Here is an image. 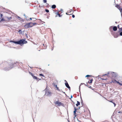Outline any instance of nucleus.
<instances>
[{
    "mask_svg": "<svg viewBox=\"0 0 122 122\" xmlns=\"http://www.w3.org/2000/svg\"><path fill=\"white\" fill-rule=\"evenodd\" d=\"M10 42L14 43L16 44H19L21 45L22 44H24L26 43H27V41H25L24 39L20 40L18 41H10Z\"/></svg>",
    "mask_w": 122,
    "mask_h": 122,
    "instance_id": "obj_1",
    "label": "nucleus"
},
{
    "mask_svg": "<svg viewBox=\"0 0 122 122\" xmlns=\"http://www.w3.org/2000/svg\"><path fill=\"white\" fill-rule=\"evenodd\" d=\"M36 23L30 22L26 23L24 25V27L25 29H27L33 26L37 25Z\"/></svg>",
    "mask_w": 122,
    "mask_h": 122,
    "instance_id": "obj_2",
    "label": "nucleus"
},
{
    "mask_svg": "<svg viewBox=\"0 0 122 122\" xmlns=\"http://www.w3.org/2000/svg\"><path fill=\"white\" fill-rule=\"evenodd\" d=\"M108 74L110 75V76H111L113 77H116V73L113 72H108Z\"/></svg>",
    "mask_w": 122,
    "mask_h": 122,
    "instance_id": "obj_3",
    "label": "nucleus"
},
{
    "mask_svg": "<svg viewBox=\"0 0 122 122\" xmlns=\"http://www.w3.org/2000/svg\"><path fill=\"white\" fill-rule=\"evenodd\" d=\"M5 22H8L10 21V20L12 19V16L8 17L7 16H5Z\"/></svg>",
    "mask_w": 122,
    "mask_h": 122,
    "instance_id": "obj_4",
    "label": "nucleus"
},
{
    "mask_svg": "<svg viewBox=\"0 0 122 122\" xmlns=\"http://www.w3.org/2000/svg\"><path fill=\"white\" fill-rule=\"evenodd\" d=\"M79 107L78 108H76V107H74V110L73 112V114L75 116V117H76L77 115V114L76 113V111L77 110L79 109Z\"/></svg>",
    "mask_w": 122,
    "mask_h": 122,
    "instance_id": "obj_5",
    "label": "nucleus"
},
{
    "mask_svg": "<svg viewBox=\"0 0 122 122\" xmlns=\"http://www.w3.org/2000/svg\"><path fill=\"white\" fill-rule=\"evenodd\" d=\"M55 103L56 105H57L58 106H60L62 104L61 102H59L58 101H56Z\"/></svg>",
    "mask_w": 122,
    "mask_h": 122,
    "instance_id": "obj_6",
    "label": "nucleus"
},
{
    "mask_svg": "<svg viewBox=\"0 0 122 122\" xmlns=\"http://www.w3.org/2000/svg\"><path fill=\"white\" fill-rule=\"evenodd\" d=\"M115 7L118 8L120 11L122 10V8H121L119 5L116 4V5Z\"/></svg>",
    "mask_w": 122,
    "mask_h": 122,
    "instance_id": "obj_7",
    "label": "nucleus"
},
{
    "mask_svg": "<svg viewBox=\"0 0 122 122\" xmlns=\"http://www.w3.org/2000/svg\"><path fill=\"white\" fill-rule=\"evenodd\" d=\"M105 76H108V75L107 74H105L104 75H103L101 77V79L103 80H106L107 79V78H105L104 77Z\"/></svg>",
    "mask_w": 122,
    "mask_h": 122,
    "instance_id": "obj_8",
    "label": "nucleus"
},
{
    "mask_svg": "<svg viewBox=\"0 0 122 122\" xmlns=\"http://www.w3.org/2000/svg\"><path fill=\"white\" fill-rule=\"evenodd\" d=\"M65 85L69 89H70V86H69V85H68L67 81L66 80H65Z\"/></svg>",
    "mask_w": 122,
    "mask_h": 122,
    "instance_id": "obj_9",
    "label": "nucleus"
},
{
    "mask_svg": "<svg viewBox=\"0 0 122 122\" xmlns=\"http://www.w3.org/2000/svg\"><path fill=\"white\" fill-rule=\"evenodd\" d=\"M46 94L47 95H51L52 94V93L50 92H46Z\"/></svg>",
    "mask_w": 122,
    "mask_h": 122,
    "instance_id": "obj_10",
    "label": "nucleus"
},
{
    "mask_svg": "<svg viewBox=\"0 0 122 122\" xmlns=\"http://www.w3.org/2000/svg\"><path fill=\"white\" fill-rule=\"evenodd\" d=\"M119 36V35L117 33H115L114 34V36L115 38H117L118 36Z\"/></svg>",
    "mask_w": 122,
    "mask_h": 122,
    "instance_id": "obj_11",
    "label": "nucleus"
},
{
    "mask_svg": "<svg viewBox=\"0 0 122 122\" xmlns=\"http://www.w3.org/2000/svg\"><path fill=\"white\" fill-rule=\"evenodd\" d=\"M33 78L34 79H36L37 81H38V78L36 76H34V75L33 76H32Z\"/></svg>",
    "mask_w": 122,
    "mask_h": 122,
    "instance_id": "obj_12",
    "label": "nucleus"
},
{
    "mask_svg": "<svg viewBox=\"0 0 122 122\" xmlns=\"http://www.w3.org/2000/svg\"><path fill=\"white\" fill-rule=\"evenodd\" d=\"M113 30L114 31H116L117 29V28L116 26H114L113 28Z\"/></svg>",
    "mask_w": 122,
    "mask_h": 122,
    "instance_id": "obj_13",
    "label": "nucleus"
},
{
    "mask_svg": "<svg viewBox=\"0 0 122 122\" xmlns=\"http://www.w3.org/2000/svg\"><path fill=\"white\" fill-rule=\"evenodd\" d=\"M61 113L60 112H58V114H57V116L58 117H59L60 116H61Z\"/></svg>",
    "mask_w": 122,
    "mask_h": 122,
    "instance_id": "obj_14",
    "label": "nucleus"
},
{
    "mask_svg": "<svg viewBox=\"0 0 122 122\" xmlns=\"http://www.w3.org/2000/svg\"><path fill=\"white\" fill-rule=\"evenodd\" d=\"M5 17H4V18H2L1 20L0 21V22H1L2 21H5Z\"/></svg>",
    "mask_w": 122,
    "mask_h": 122,
    "instance_id": "obj_15",
    "label": "nucleus"
},
{
    "mask_svg": "<svg viewBox=\"0 0 122 122\" xmlns=\"http://www.w3.org/2000/svg\"><path fill=\"white\" fill-rule=\"evenodd\" d=\"M43 45L44 46V47H43V48H44V49H45V48H46V43L44 42L43 44Z\"/></svg>",
    "mask_w": 122,
    "mask_h": 122,
    "instance_id": "obj_16",
    "label": "nucleus"
},
{
    "mask_svg": "<svg viewBox=\"0 0 122 122\" xmlns=\"http://www.w3.org/2000/svg\"><path fill=\"white\" fill-rule=\"evenodd\" d=\"M56 7V6L55 5H52L51 6V8L53 9H55Z\"/></svg>",
    "mask_w": 122,
    "mask_h": 122,
    "instance_id": "obj_17",
    "label": "nucleus"
},
{
    "mask_svg": "<svg viewBox=\"0 0 122 122\" xmlns=\"http://www.w3.org/2000/svg\"><path fill=\"white\" fill-rule=\"evenodd\" d=\"M16 18H17V19H18V20H20L21 21L22 20V18H20V17L19 16H17Z\"/></svg>",
    "mask_w": 122,
    "mask_h": 122,
    "instance_id": "obj_18",
    "label": "nucleus"
},
{
    "mask_svg": "<svg viewBox=\"0 0 122 122\" xmlns=\"http://www.w3.org/2000/svg\"><path fill=\"white\" fill-rule=\"evenodd\" d=\"M93 79L92 78V79H91L89 81H88V83H92V81H93Z\"/></svg>",
    "mask_w": 122,
    "mask_h": 122,
    "instance_id": "obj_19",
    "label": "nucleus"
},
{
    "mask_svg": "<svg viewBox=\"0 0 122 122\" xmlns=\"http://www.w3.org/2000/svg\"><path fill=\"white\" fill-rule=\"evenodd\" d=\"M71 11L70 12V11L68 12V11L67 12H66V14L67 15H71V13L70 14H69V13H71Z\"/></svg>",
    "mask_w": 122,
    "mask_h": 122,
    "instance_id": "obj_20",
    "label": "nucleus"
},
{
    "mask_svg": "<svg viewBox=\"0 0 122 122\" xmlns=\"http://www.w3.org/2000/svg\"><path fill=\"white\" fill-rule=\"evenodd\" d=\"M77 103L76 104V106H77L78 105H80V103L79 102L77 101Z\"/></svg>",
    "mask_w": 122,
    "mask_h": 122,
    "instance_id": "obj_21",
    "label": "nucleus"
},
{
    "mask_svg": "<svg viewBox=\"0 0 122 122\" xmlns=\"http://www.w3.org/2000/svg\"><path fill=\"white\" fill-rule=\"evenodd\" d=\"M55 14L56 15V17L58 16V15L59 14V11H58L56 13H55Z\"/></svg>",
    "mask_w": 122,
    "mask_h": 122,
    "instance_id": "obj_22",
    "label": "nucleus"
},
{
    "mask_svg": "<svg viewBox=\"0 0 122 122\" xmlns=\"http://www.w3.org/2000/svg\"><path fill=\"white\" fill-rule=\"evenodd\" d=\"M29 73L30 75H31L32 76H33L34 75V74H32L31 72H29Z\"/></svg>",
    "mask_w": 122,
    "mask_h": 122,
    "instance_id": "obj_23",
    "label": "nucleus"
},
{
    "mask_svg": "<svg viewBox=\"0 0 122 122\" xmlns=\"http://www.w3.org/2000/svg\"><path fill=\"white\" fill-rule=\"evenodd\" d=\"M116 81H117L116 80H115L114 81L112 80V81H111V82H110V83H111L112 82H113V83H115V82H116Z\"/></svg>",
    "mask_w": 122,
    "mask_h": 122,
    "instance_id": "obj_24",
    "label": "nucleus"
},
{
    "mask_svg": "<svg viewBox=\"0 0 122 122\" xmlns=\"http://www.w3.org/2000/svg\"><path fill=\"white\" fill-rule=\"evenodd\" d=\"M62 16V15H61L60 14H59L58 15V16L59 17H61Z\"/></svg>",
    "mask_w": 122,
    "mask_h": 122,
    "instance_id": "obj_25",
    "label": "nucleus"
},
{
    "mask_svg": "<svg viewBox=\"0 0 122 122\" xmlns=\"http://www.w3.org/2000/svg\"><path fill=\"white\" fill-rule=\"evenodd\" d=\"M116 82L118 83L119 85H122V83H121L118 81H116Z\"/></svg>",
    "mask_w": 122,
    "mask_h": 122,
    "instance_id": "obj_26",
    "label": "nucleus"
},
{
    "mask_svg": "<svg viewBox=\"0 0 122 122\" xmlns=\"http://www.w3.org/2000/svg\"><path fill=\"white\" fill-rule=\"evenodd\" d=\"M83 84H84L86 86H87V85H86V84H85L84 83H81V84H80V86L81 85H83Z\"/></svg>",
    "mask_w": 122,
    "mask_h": 122,
    "instance_id": "obj_27",
    "label": "nucleus"
},
{
    "mask_svg": "<svg viewBox=\"0 0 122 122\" xmlns=\"http://www.w3.org/2000/svg\"><path fill=\"white\" fill-rule=\"evenodd\" d=\"M45 10L47 12H49V10H48V9H46Z\"/></svg>",
    "mask_w": 122,
    "mask_h": 122,
    "instance_id": "obj_28",
    "label": "nucleus"
},
{
    "mask_svg": "<svg viewBox=\"0 0 122 122\" xmlns=\"http://www.w3.org/2000/svg\"><path fill=\"white\" fill-rule=\"evenodd\" d=\"M32 19L33 20V21H35L36 20V18H32Z\"/></svg>",
    "mask_w": 122,
    "mask_h": 122,
    "instance_id": "obj_29",
    "label": "nucleus"
},
{
    "mask_svg": "<svg viewBox=\"0 0 122 122\" xmlns=\"http://www.w3.org/2000/svg\"><path fill=\"white\" fill-rule=\"evenodd\" d=\"M39 75L40 76H42L43 77H44V75L43 74H40Z\"/></svg>",
    "mask_w": 122,
    "mask_h": 122,
    "instance_id": "obj_30",
    "label": "nucleus"
},
{
    "mask_svg": "<svg viewBox=\"0 0 122 122\" xmlns=\"http://www.w3.org/2000/svg\"><path fill=\"white\" fill-rule=\"evenodd\" d=\"M90 76H91V75H87L86 76V77H88Z\"/></svg>",
    "mask_w": 122,
    "mask_h": 122,
    "instance_id": "obj_31",
    "label": "nucleus"
},
{
    "mask_svg": "<svg viewBox=\"0 0 122 122\" xmlns=\"http://www.w3.org/2000/svg\"><path fill=\"white\" fill-rule=\"evenodd\" d=\"M43 1L44 3H46L47 2V1H46V0H43Z\"/></svg>",
    "mask_w": 122,
    "mask_h": 122,
    "instance_id": "obj_32",
    "label": "nucleus"
},
{
    "mask_svg": "<svg viewBox=\"0 0 122 122\" xmlns=\"http://www.w3.org/2000/svg\"><path fill=\"white\" fill-rule=\"evenodd\" d=\"M11 66H12V67H11V68H13V66H14V65H13V64H12L11 65Z\"/></svg>",
    "mask_w": 122,
    "mask_h": 122,
    "instance_id": "obj_33",
    "label": "nucleus"
},
{
    "mask_svg": "<svg viewBox=\"0 0 122 122\" xmlns=\"http://www.w3.org/2000/svg\"><path fill=\"white\" fill-rule=\"evenodd\" d=\"M120 35L121 36H122V32L120 33Z\"/></svg>",
    "mask_w": 122,
    "mask_h": 122,
    "instance_id": "obj_34",
    "label": "nucleus"
},
{
    "mask_svg": "<svg viewBox=\"0 0 122 122\" xmlns=\"http://www.w3.org/2000/svg\"><path fill=\"white\" fill-rule=\"evenodd\" d=\"M113 104H114V107H115V106H116V104H115V102H114L113 103Z\"/></svg>",
    "mask_w": 122,
    "mask_h": 122,
    "instance_id": "obj_35",
    "label": "nucleus"
},
{
    "mask_svg": "<svg viewBox=\"0 0 122 122\" xmlns=\"http://www.w3.org/2000/svg\"><path fill=\"white\" fill-rule=\"evenodd\" d=\"M72 16L73 18H74L75 17V16L74 15H72Z\"/></svg>",
    "mask_w": 122,
    "mask_h": 122,
    "instance_id": "obj_36",
    "label": "nucleus"
},
{
    "mask_svg": "<svg viewBox=\"0 0 122 122\" xmlns=\"http://www.w3.org/2000/svg\"><path fill=\"white\" fill-rule=\"evenodd\" d=\"M54 86L56 87H57V85H56L55 84H54Z\"/></svg>",
    "mask_w": 122,
    "mask_h": 122,
    "instance_id": "obj_37",
    "label": "nucleus"
},
{
    "mask_svg": "<svg viewBox=\"0 0 122 122\" xmlns=\"http://www.w3.org/2000/svg\"><path fill=\"white\" fill-rule=\"evenodd\" d=\"M0 15L1 17L2 18V17L3 15L1 14H0Z\"/></svg>",
    "mask_w": 122,
    "mask_h": 122,
    "instance_id": "obj_38",
    "label": "nucleus"
},
{
    "mask_svg": "<svg viewBox=\"0 0 122 122\" xmlns=\"http://www.w3.org/2000/svg\"><path fill=\"white\" fill-rule=\"evenodd\" d=\"M120 12L121 13V16L122 17V11H120Z\"/></svg>",
    "mask_w": 122,
    "mask_h": 122,
    "instance_id": "obj_39",
    "label": "nucleus"
},
{
    "mask_svg": "<svg viewBox=\"0 0 122 122\" xmlns=\"http://www.w3.org/2000/svg\"><path fill=\"white\" fill-rule=\"evenodd\" d=\"M109 101V102H111L112 103H113L114 102H112V101Z\"/></svg>",
    "mask_w": 122,
    "mask_h": 122,
    "instance_id": "obj_40",
    "label": "nucleus"
},
{
    "mask_svg": "<svg viewBox=\"0 0 122 122\" xmlns=\"http://www.w3.org/2000/svg\"><path fill=\"white\" fill-rule=\"evenodd\" d=\"M87 86H87L88 87H89V88H90L91 87V86H88L87 85Z\"/></svg>",
    "mask_w": 122,
    "mask_h": 122,
    "instance_id": "obj_41",
    "label": "nucleus"
},
{
    "mask_svg": "<svg viewBox=\"0 0 122 122\" xmlns=\"http://www.w3.org/2000/svg\"><path fill=\"white\" fill-rule=\"evenodd\" d=\"M112 26H111L110 27V29L111 30V29L112 28Z\"/></svg>",
    "mask_w": 122,
    "mask_h": 122,
    "instance_id": "obj_42",
    "label": "nucleus"
},
{
    "mask_svg": "<svg viewBox=\"0 0 122 122\" xmlns=\"http://www.w3.org/2000/svg\"><path fill=\"white\" fill-rule=\"evenodd\" d=\"M32 19V18H30L29 19V20H31Z\"/></svg>",
    "mask_w": 122,
    "mask_h": 122,
    "instance_id": "obj_43",
    "label": "nucleus"
},
{
    "mask_svg": "<svg viewBox=\"0 0 122 122\" xmlns=\"http://www.w3.org/2000/svg\"><path fill=\"white\" fill-rule=\"evenodd\" d=\"M72 96L71 95V98H72Z\"/></svg>",
    "mask_w": 122,
    "mask_h": 122,
    "instance_id": "obj_44",
    "label": "nucleus"
},
{
    "mask_svg": "<svg viewBox=\"0 0 122 122\" xmlns=\"http://www.w3.org/2000/svg\"><path fill=\"white\" fill-rule=\"evenodd\" d=\"M56 87L57 88V89H58V88L57 87Z\"/></svg>",
    "mask_w": 122,
    "mask_h": 122,
    "instance_id": "obj_45",
    "label": "nucleus"
},
{
    "mask_svg": "<svg viewBox=\"0 0 122 122\" xmlns=\"http://www.w3.org/2000/svg\"><path fill=\"white\" fill-rule=\"evenodd\" d=\"M120 112H118V113H120Z\"/></svg>",
    "mask_w": 122,
    "mask_h": 122,
    "instance_id": "obj_46",
    "label": "nucleus"
},
{
    "mask_svg": "<svg viewBox=\"0 0 122 122\" xmlns=\"http://www.w3.org/2000/svg\"><path fill=\"white\" fill-rule=\"evenodd\" d=\"M46 4L47 5V6L48 5H49V4Z\"/></svg>",
    "mask_w": 122,
    "mask_h": 122,
    "instance_id": "obj_47",
    "label": "nucleus"
},
{
    "mask_svg": "<svg viewBox=\"0 0 122 122\" xmlns=\"http://www.w3.org/2000/svg\"><path fill=\"white\" fill-rule=\"evenodd\" d=\"M121 29L122 30V28H121Z\"/></svg>",
    "mask_w": 122,
    "mask_h": 122,
    "instance_id": "obj_48",
    "label": "nucleus"
}]
</instances>
